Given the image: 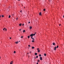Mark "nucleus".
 <instances>
[{"mask_svg":"<svg viewBox=\"0 0 64 64\" xmlns=\"http://www.w3.org/2000/svg\"><path fill=\"white\" fill-rule=\"evenodd\" d=\"M18 1H20V0H18Z\"/></svg>","mask_w":64,"mask_h":64,"instance_id":"obj_48","label":"nucleus"},{"mask_svg":"<svg viewBox=\"0 0 64 64\" xmlns=\"http://www.w3.org/2000/svg\"><path fill=\"white\" fill-rule=\"evenodd\" d=\"M39 56H41V54H40V55H39Z\"/></svg>","mask_w":64,"mask_h":64,"instance_id":"obj_29","label":"nucleus"},{"mask_svg":"<svg viewBox=\"0 0 64 64\" xmlns=\"http://www.w3.org/2000/svg\"><path fill=\"white\" fill-rule=\"evenodd\" d=\"M35 55H37V53H35Z\"/></svg>","mask_w":64,"mask_h":64,"instance_id":"obj_10","label":"nucleus"},{"mask_svg":"<svg viewBox=\"0 0 64 64\" xmlns=\"http://www.w3.org/2000/svg\"><path fill=\"white\" fill-rule=\"evenodd\" d=\"M40 61V60H38V61H37L38 62H39Z\"/></svg>","mask_w":64,"mask_h":64,"instance_id":"obj_13","label":"nucleus"},{"mask_svg":"<svg viewBox=\"0 0 64 64\" xmlns=\"http://www.w3.org/2000/svg\"><path fill=\"white\" fill-rule=\"evenodd\" d=\"M51 1H52V0H49V2H51Z\"/></svg>","mask_w":64,"mask_h":64,"instance_id":"obj_21","label":"nucleus"},{"mask_svg":"<svg viewBox=\"0 0 64 64\" xmlns=\"http://www.w3.org/2000/svg\"><path fill=\"white\" fill-rule=\"evenodd\" d=\"M59 25V26H60V25H61V24H60Z\"/></svg>","mask_w":64,"mask_h":64,"instance_id":"obj_42","label":"nucleus"},{"mask_svg":"<svg viewBox=\"0 0 64 64\" xmlns=\"http://www.w3.org/2000/svg\"><path fill=\"white\" fill-rule=\"evenodd\" d=\"M24 24H22V26H24Z\"/></svg>","mask_w":64,"mask_h":64,"instance_id":"obj_31","label":"nucleus"},{"mask_svg":"<svg viewBox=\"0 0 64 64\" xmlns=\"http://www.w3.org/2000/svg\"><path fill=\"white\" fill-rule=\"evenodd\" d=\"M19 42H20V41H19Z\"/></svg>","mask_w":64,"mask_h":64,"instance_id":"obj_49","label":"nucleus"},{"mask_svg":"<svg viewBox=\"0 0 64 64\" xmlns=\"http://www.w3.org/2000/svg\"><path fill=\"white\" fill-rule=\"evenodd\" d=\"M1 16L0 15V18H1Z\"/></svg>","mask_w":64,"mask_h":64,"instance_id":"obj_40","label":"nucleus"},{"mask_svg":"<svg viewBox=\"0 0 64 64\" xmlns=\"http://www.w3.org/2000/svg\"><path fill=\"white\" fill-rule=\"evenodd\" d=\"M7 1L8 0H6Z\"/></svg>","mask_w":64,"mask_h":64,"instance_id":"obj_52","label":"nucleus"},{"mask_svg":"<svg viewBox=\"0 0 64 64\" xmlns=\"http://www.w3.org/2000/svg\"><path fill=\"white\" fill-rule=\"evenodd\" d=\"M35 47H34V46H32V48H34Z\"/></svg>","mask_w":64,"mask_h":64,"instance_id":"obj_17","label":"nucleus"},{"mask_svg":"<svg viewBox=\"0 0 64 64\" xmlns=\"http://www.w3.org/2000/svg\"><path fill=\"white\" fill-rule=\"evenodd\" d=\"M28 56L29 57V56Z\"/></svg>","mask_w":64,"mask_h":64,"instance_id":"obj_51","label":"nucleus"},{"mask_svg":"<svg viewBox=\"0 0 64 64\" xmlns=\"http://www.w3.org/2000/svg\"><path fill=\"white\" fill-rule=\"evenodd\" d=\"M39 14L40 15H41V12H40Z\"/></svg>","mask_w":64,"mask_h":64,"instance_id":"obj_8","label":"nucleus"},{"mask_svg":"<svg viewBox=\"0 0 64 64\" xmlns=\"http://www.w3.org/2000/svg\"><path fill=\"white\" fill-rule=\"evenodd\" d=\"M35 35V34H31L30 35V37H31V38L33 40H34V38H33V36H34Z\"/></svg>","mask_w":64,"mask_h":64,"instance_id":"obj_1","label":"nucleus"},{"mask_svg":"<svg viewBox=\"0 0 64 64\" xmlns=\"http://www.w3.org/2000/svg\"><path fill=\"white\" fill-rule=\"evenodd\" d=\"M19 42L18 41L17 42H16V44H18V43Z\"/></svg>","mask_w":64,"mask_h":64,"instance_id":"obj_5","label":"nucleus"},{"mask_svg":"<svg viewBox=\"0 0 64 64\" xmlns=\"http://www.w3.org/2000/svg\"><path fill=\"white\" fill-rule=\"evenodd\" d=\"M2 17H4V16L2 15Z\"/></svg>","mask_w":64,"mask_h":64,"instance_id":"obj_25","label":"nucleus"},{"mask_svg":"<svg viewBox=\"0 0 64 64\" xmlns=\"http://www.w3.org/2000/svg\"><path fill=\"white\" fill-rule=\"evenodd\" d=\"M28 23L30 24V22H28Z\"/></svg>","mask_w":64,"mask_h":64,"instance_id":"obj_34","label":"nucleus"},{"mask_svg":"<svg viewBox=\"0 0 64 64\" xmlns=\"http://www.w3.org/2000/svg\"><path fill=\"white\" fill-rule=\"evenodd\" d=\"M1 58V57H0V58Z\"/></svg>","mask_w":64,"mask_h":64,"instance_id":"obj_50","label":"nucleus"},{"mask_svg":"<svg viewBox=\"0 0 64 64\" xmlns=\"http://www.w3.org/2000/svg\"><path fill=\"white\" fill-rule=\"evenodd\" d=\"M19 30H20V31H21V29H20Z\"/></svg>","mask_w":64,"mask_h":64,"instance_id":"obj_36","label":"nucleus"},{"mask_svg":"<svg viewBox=\"0 0 64 64\" xmlns=\"http://www.w3.org/2000/svg\"><path fill=\"white\" fill-rule=\"evenodd\" d=\"M22 6H23V5H22Z\"/></svg>","mask_w":64,"mask_h":64,"instance_id":"obj_44","label":"nucleus"},{"mask_svg":"<svg viewBox=\"0 0 64 64\" xmlns=\"http://www.w3.org/2000/svg\"><path fill=\"white\" fill-rule=\"evenodd\" d=\"M28 38H30V36H28Z\"/></svg>","mask_w":64,"mask_h":64,"instance_id":"obj_16","label":"nucleus"},{"mask_svg":"<svg viewBox=\"0 0 64 64\" xmlns=\"http://www.w3.org/2000/svg\"><path fill=\"white\" fill-rule=\"evenodd\" d=\"M38 52H40V50H38Z\"/></svg>","mask_w":64,"mask_h":64,"instance_id":"obj_23","label":"nucleus"},{"mask_svg":"<svg viewBox=\"0 0 64 64\" xmlns=\"http://www.w3.org/2000/svg\"><path fill=\"white\" fill-rule=\"evenodd\" d=\"M32 26L30 27V29H32Z\"/></svg>","mask_w":64,"mask_h":64,"instance_id":"obj_6","label":"nucleus"},{"mask_svg":"<svg viewBox=\"0 0 64 64\" xmlns=\"http://www.w3.org/2000/svg\"><path fill=\"white\" fill-rule=\"evenodd\" d=\"M29 54V53H28L27 54Z\"/></svg>","mask_w":64,"mask_h":64,"instance_id":"obj_46","label":"nucleus"},{"mask_svg":"<svg viewBox=\"0 0 64 64\" xmlns=\"http://www.w3.org/2000/svg\"><path fill=\"white\" fill-rule=\"evenodd\" d=\"M54 50H56V48H54Z\"/></svg>","mask_w":64,"mask_h":64,"instance_id":"obj_27","label":"nucleus"},{"mask_svg":"<svg viewBox=\"0 0 64 64\" xmlns=\"http://www.w3.org/2000/svg\"><path fill=\"white\" fill-rule=\"evenodd\" d=\"M18 19V18H16V19Z\"/></svg>","mask_w":64,"mask_h":64,"instance_id":"obj_41","label":"nucleus"},{"mask_svg":"<svg viewBox=\"0 0 64 64\" xmlns=\"http://www.w3.org/2000/svg\"><path fill=\"white\" fill-rule=\"evenodd\" d=\"M40 60H42V57H40Z\"/></svg>","mask_w":64,"mask_h":64,"instance_id":"obj_3","label":"nucleus"},{"mask_svg":"<svg viewBox=\"0 0 64 64\" xmlns=\"http://www.w3.org/2000/svg\"><path fill=\"white\" fill-rule=\"evenodd\" d=\"M10 17H11V16L9 15L8 16V18H10Z\"/></svg>","mask_w":64,"mask_h":64,"instance_id":"obj_11","label":"nucleus"},{"mask_svg":"<svg viewBox=\"0 0 64 64\" xmlns=\"http://www.w3.org/2000/svg\"><path fill=\"white\" fill-rule=\"evenodd\" d=\"M14 53H16V51H14Z\"/></svg>","mask_w":64,"mask_h":64,"instance_id":"obj_24","label":"nucleus"},{"mask_svg":"<svg viewBox=\"0 0 64 64\" xmlns=\"http://www.w3.org/2000/svg\"><path fill=\"white\" fill-rule=\"evenodd\" d=\"M9 8H10V7H8V10H9Z\"/></svg>","mask_w":64,"mask_h":64,"instance_id":"obj_15","label":"nucleus"},{"mask_svg":"<svg viewBox=\"0 0 64 64\" xmlns=\"http://www.w3.org/2000/svg\"><path fill=\"white\" fill-rule=\"evenodd\" d=\"M44 11H45V9H44Z\"/></svg>","mask_w":64,"mask_h":64,"instance_id":"obj_26","label":"nucleus"},{"mask_svg":"<svg viewBox=\"0 0 64 64\" xmlns=\"http://www.w3.org/2000/svg\"><path fill=\"white\" fill-rule=\"evenodd\" d=\"M11 62H13V61H12Z\"/></svg>","mask_w":64,"mask_h":64,"instance_id":"obj_45","label":"nucleus"},{"mask_svg":"<svg viewBox=\"0 0 64 64\" xmlns=\"http://www.w3.org/2000/svg\"><path fill=\"white\" fill-rule=\"evenodd\" d=\"M28 46H29V47H30V45H28Z\"/></svg>","mask_w":64,"mask_h":64,"instance_id":"obj_32","label":"nucleus"},{"mask_svg":"<svg viewBox=\"0 0 64 64\" xmlns=\"http://www.w3.org/2000/svg\"><path fill=\"white\" fill-rule=\"evenodd\" d=\"M6 30V31H7V29H6L5 28H4L3 29V30Z\"/></svg>","mask_w":64,"mask_h":64,"instance_id":"obj_2","label":"nucleus"},{"mask_svg":"<svg viewBox=\"0 0 64 64\" xmlns=\"http://www.w3.org/2000/svg\"><path fill=\"white\" fill-rule=\"evenodd\" d=\"M13 64V62H11L10 63V64Z\"/></svg>","mask_w":64,"mask_h":64,"instance_id":"obj_12","label":"nucleus"},{"mask_svg":"<svg viewBox=\"0 0 64 64\" xmlns=\"http://www.w3.org/2000/svg\"><path fill=\"white\" fill-rule=\"evenodd\" d=\"M44 56H46V54H44Z\"/></svg>","mask_w":64,"mask_h":64,"instance_id":"obj_7","label":"nucleus"},{"mask_svg":"<svg viewBox=\"0 0 64 64\" xmlns=\"http://www.w3.org/2000/svg\"><path fill=\"white\" fill-rule=\"evenodd\" d=\"M39 48H37V50H39Z\"/></svg>","mask_w":64,"mask_h":64,"instance_id":"obj_33","label":"nucleus"},{"mask_svg":"<svg viewBox=\"0 0 64 64\" xmlns=\"http://www.w3.org/2000/svg\"><path fill=\"white\" fill-rule=\"evenodd\" d=\"M58 47H59V46H57L56 48H58Z\"/></svg>","mask_w":64,"mask_h":64,"instance_id":"obj_20","label":"nucleus"},{"mask_svg":"<svg viewBox=\"0 0 64 64\" xmlns=\"http://www.w3.org/2000/svg\"><path fill=\"white\" fill-rule=\"evenodd\" d=\"M63 17L64 18V15L63 16Z\"/></svg>","mask_w":64,"mask_h":64,"instance_id":"obj_39","label":"nucleus"},{"mask_svg":"<svg viewBox=\"0 0 64 64\" xmlns=\"http://www.w3.org/2000/svg\"><path fill=\"white\" fill-rule=\"evenodd\" d=\"M36 64H38V62H37V63H36Z\"/></svg>","mask_w":64,"mask_h":64,"instance_id":"obj_37","label":"nucleus"},{"mask_svg":"<svg viewBox=\"0 0 64 64\" xmlns=\"http://www.w3.org/2000/svg\"><path fill=\"white\" fill-rule=\"evenodd\" d=\"M21 25H22V24H19V25L20 26H21Z\"/></svg>","mask_w":64,"mask_h":64,"instance_id":"obj_9","label":"nucleus"},{"mask_svg":"<svg viewBox=\"0 0 64 64\" xmlns=\"http://www.w3.org/2000/svg\"><path fill=\"white\" fill-rule=\"evenodd\" d=\"M38 56H36V58H38Z\"/></svg>","mask_w":64,"mask_h":64,"instance_id":"obj_28","label":"nucleus"},{"mask_svg":"<svg viewBox=\"0 0 64 64\" xmlns=\"http://www.w3.org/2000/svg\"><path fill=\"white\" fill-rule=\"evenodd\" d=\"M52 45H54V46H55V43L54 42H53L52 43Z\"/></svg>","mask_w":64,"mask_h":64,"instance_id":"obj_4","label":"nucleus"},{"mask_svg":"<svg viewBox=\"0 0 64 64\" xmlns=\"http://www.w3.org/2000/svg\"><path fill=\"white\" fill-rule=\"evenodd\" d=\"M20 12L21 13H22V10H20Z\"/></svg>","mask_w":64,"mask_h":64,"instance_id":"obj_18","label":"nucleus"},{"mask_svg":"<svg viewBox=\"0 0 64 64\" xmlns=\"http://www.w3.org/2000/svg\"><path fill=\"white\" fill-rule=\"evenodd\" d=\"M54 48H57V47H56V46H55L54 47Z\"/></svg>","mask_w":64,"mask_h":64,"instance_id":"obj_30","label":"nucleus"},{"mask_svg":"<svg viewBox=\"0 0 64 64\" xmlns=\"http://www.w3.org/2000/svg\"><path fill=\"white\" fill-rule=\"evenodd\" d=\"M24 8H25V6H24Z\"/></svg>","mask_w":64,"mask_h":64,"instance_id":"obj_43","label":"nucleus"},{"mask_svg":"<svg viewBox=\"0 0 64 64\" xmlns=\"http://www.w3.org/2000/svg\"><path fill=\"white\" fill-rule=\"evenodd\" d=\"M23 32H25V30H24L23 31Z\"/></svg>","mask_w":64,"mask_h":64,"instance_id":"obj_14","label":"nucleus"},{"mask_svg":"<svg viewBox=\"0 0 64 64\" xmlns=\"http://www.w3.org/2000/svg\"><path fill=\"white\" fill-rule=\"evenodd\" d=\"M32 42H34V40H32Z\"/></svg>","mask_w":64,"mask_h":64,"instance_id":"obj_22","label":"nucleus"},{"mask_svg":"<svg viewBox=\"0 0 64 64\" xmlns=\"http://www.w3.org/2000/svg\"><path fill=\"white\" fill-rule=\"evenodd\" d=\"M17 20H18L17 19H16Z\"/></svg>","mask_w":64,"mask_h":64,"instance_id":"obj_47","label":"nucleus"},{"mask_svg":"<svg viewBox=\"0 0 64 64\" xmlns=\"http://www.w3.org/2000/svg\"><path fill=\"white\" fill-rule=\"evenodd\" d=\"M10 38V39H11V38Z\"/></svg>","mask_w":64,"mask_h":64,"instance_id":"obj_35","label":"nucleus"},{"mask_svg":"<svg viewBox=\"0 0 64 64\" xmlns=\"http://www.w3.org/2000/svg\"><path fill=\"white\" fill-rule=\"evenodd\" d=\"M23 38V36H22L21 37V38Z\"/></svg>","mask_w":64,"mask_h":64,"instance_id":"obj_19","label":"nucleus"},{"mask_svg":"<svg viewBox=\"0 0 64 64\" xmlns=\"http://www.w3.org/2000/svg\"><path fill=\"white\" fill-rule=\"evenodd\" d=\"M31 53V52H30V53Z\"/></svg>","mask_w":64,"mask_h":64,"instance_id":"obj_38","label":"nucleus"}]
</instances>
